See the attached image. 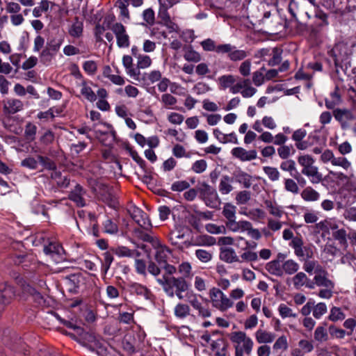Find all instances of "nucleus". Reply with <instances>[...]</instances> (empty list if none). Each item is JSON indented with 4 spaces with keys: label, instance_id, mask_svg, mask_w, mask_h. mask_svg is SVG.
<instances>
[{
    "label": "nucleus",
    "instance_id": "f257e3e1",
    "mask_svg": "<svg viewBox=\"0 0 356 356\" xmlns=\"http://www.w3.org/2000/svg\"><path fill=\"white\" fill-rule=\"evenodd\" d=\"M173 275H163L162 278H158L157 282L163 287V291L170 298L176 296L179 299H183L182 293L188 291L189 284L183 277H174Z\"/></svg>",
    "mask_w": 356,
    "mask_h": 356
},
{
    "label": "nucleus",
    "instance_id": "f03ea898",
    "mask_svg": "<svg viewBox=\"0 0 356 356\" xmlns=\"http://www.w3.org/2000/svg\"><path fill=\"white\" fill-rule=\"evenodd\" d=\"M352 54V46L343 41L337 43L328 51V54L334 60L337 73H339V68L345 71L350 67V56Z\"/></svg>",
    "mask_w": 356,
    "mask_h": 356
},
{
    "label": "nucleus",
    "instance_id": "7ed1b4c3",
    "mask_svg": "<svg viewBox=\"0 0 356 356\" xmlns=\"http://www.w3.org/2000/svg\"><path fill=\"white\" fill-rule=\"evenodd\" d=\"M229 339L234 348V356H250L252 354L254 341L243 331L230 334Z\"/></svg>",
    "mask_w": 356,
    "mask_h": 356
},
{
    "label": "nucleus",
    "instance_id": "20e7f679",
    "mask_svg": "<svg viewBox=\"0 0 356 356\" xmlns=\"http://www.w3.org/2000/svg\"><path fill=\"white\" fill-rule=\"evenodd\" d=\"M209 296L212 306L220 312H225L234 305V302L218 288H211Z\"/></svg>",
    "mask_w": 356,
    "mask_h": 356
},
{
    "label": "nucleus",
    "instance_id": "39448f33",
    "mask_svg": "<svg viewBox=\"0 0 356 356\" xmlns=\"http://www.w3.org/2000/svg\"><path fill=\"white\" fill-rule=\"evenodd\" d=\"M153 247L156 249L155 259L157 264L166 272V274L174 275L177 268L175 266L168 263V259L170 254V249L166 246L161 245L158 240L157 245H153Z\"/></svg>",
    "mask_w": 356,
    "mask_h": 356
},
{
    "label": "nucleus",
    "instance_id": "423d86ee",
    "mask_svg": "<svg viewBox=\"0 0 356 356\" xmlns=\"http://www.w3.org/2000/svg\"><path fill=\"white\" fill-rule=\"evenodd\" d=\"M93 191L98 198L105 202L111 208H116L118 205L116 197L113 195L109 187L99 181H95L92 186Z\"/></svg>",
    "mask_w": 356,
    "mask_h": 356
},
{
    "label": "nucleus",
    "instance_id": "0eeeda50",
    "mask_svg": "<svg viewBox=\"0 0 356 356\" xmlns=\"http://www.w3.org/2000/svg\"><path fill=\"white\" fill-rule=\"evenodd\" d=\"M200 194L205 204L211 208L217 209L220 204V200L216 190L204 182L200 189Z\"/></svg>",
    "mask_w": 356,
    "mask_h": 356
},
{
    "label": "nucleus",
    "instance_id": "6e6552de",
    "mask_svg": "<svg viewBox=\"0 0 356 356\" xmlns=\"http://www.w3.org/2000/svg\"><path fill=\"white\" fill-rule=\"evenodd\" d=\"M334 119L340 124L343 130L350 127L351 122L355 120L356 115L353 111L348 108H335L333 111Z\"/></svg>",
    "mask_w": 356,
    "mask_h": 356
},
{
    "label": "nucleus",
    "instance_id": "1a4fd4ad",
    "mask_svg": "<svg viewBox=\"0 0 356 356\" xmlns=\"http://www.w3.org/2000/svg\"><path fill=\"white\" fill-rule=\"evenodd\" d=\"M219 54H227V58L233 62L241 61L248 56V52L243 49H238L229 43L221 44L218 47Z\"/></svg>",
    "mask_w": 356,
    "mask_h": 356
},
{
    "label": "nucleus",
    "instance_id": "9d476101",
    "mask_svg": "<svg viewBox=\"0 0 356 356\" xmlns=\"http://www.w3.org/2000/svg\"><path fill=\"white\" fill-rule=\"evenodd\" d=\"M132 219L145 230H151L152 225L147 214L140 208L131 206L128 210Z\"/></svg>",
    "mask_w": 356,
    "mask_h": 356
},
{
    "label": "nucleus",
    "instance_id": "9b49d317",
    "mask_svg": "<svg viewBox=\"0 0 356 356\" xmlns=\"http://www.w3.org/2000/svg\"><path fill=\"white\" fill-rule=\"evenodd\" d=\"M303 240L301 237H295L290 243V246L293 248L295 254L302 260H307L312 257L313 252L310 248L303 247Z\"/></svg>",
    "mask_w": 356,
    "mask_h": 356
},
{
    "label": "nucleus",
    "instance_id": "f8f14e48",
    "mask_svg": "<svg viewBox=\"0 0 356 356\" xmlns=\"http://www.w3.org/2000/svg\"><path fill=\"white\" fill-rule=\"evenodd\" d=\"M111 29L115 35L117 44L120 48H127L130 45L129 36L127 33L126 29L121 23L113 24Z\"/></svg>",
    "mask_w": 356,
    "mask_h": 356
},
{
    "label": "nucleus",
    "instance_id": "ddd939ff",
    "mask_svg": "<svg viewBox=\"0 0 356 356\" xmlns=\"http://www.w3.org/2000/svg\"><path fill=\"white\" fill-rule=\"evenodd\" d=\"M44 252L50 256L56 263H59L64 259V250L58 243L50 242L48 245L44 247Z\"/></svg>",
    "mask_w": 356,
    "mask_h": 356
},
{
    "label": "nucleus",
    "instance_id": "4468645a",
    "mask_svg": "<svg viewBox=\"0 0 356 356\" xmlns=\"http://www.w3.org/2000/svg\"><path fill=\"white\" fill-rule=\"evenodd\" d=\"M232 154L234 157L241 161H250L257 156V152L254 149L246 150L241 147H234L232 149Z\"/></svg>",
    "mask_w": 356,
    "mask_h": 356
},
{
    "label": "nucleus",
    "instance_id": "2eb2a0df",
    "mask_svg": "<svg viewBox=\"0 0 356 356\" xmlns=\"http://www.w3.org/2000/svg\"><path fill=\"white\" fill-rule=\"evenodd\" d=\"M15 291L13 286L7 282L0 284V305L3 307L10 302L11 300L15 296Z\"/></svg>",
    "mask_w": 356,
    "mask_h": 356
},
{
    "label": "nucleus",
    "instance_id": "dca6fc26",
    "mask_svg": "<svg viewBox=\"0 0 356 356\" xmlns=\"http://www.w3.org/2000/svg\"><path fill=\"white\" fill-rule=\"evenodd\" d=\"M19 283L21 285V289L24 295L31 296L38 305H42L44 303V298L40 293L38 292L34 288L22 280H20Z\"/></svg>",
    "mask_w": 356,
    "mask_h": 356
},
{
    "label": "nucleus",
    "instance_id": "f3484780",
    "mask_svg": "<svg viewBox=\"0 0 356 356\" xmlns=\"http://www.w3.org/2000/svg\"><path fill=\"white\" fill-rule=\"evenodd\" d=\"M24 108L23 102L17 99H7L3 101V112L5 114H15Z\"/></svg>",
    "mask_w": 356,
    "mask_h": 356
},
{
    "label": "nucleus",
    "instance_id": "a211bd4d",
    "mask_svg": "<svg viewBox=\"0 0 356 356\" xmlns=\"http://www.w3.org/2000/svg\"><path fill=\"white\" fill-rule=\"evenodd\" d=\"M85 195L86 191L81 185L76 184L74 188L70 192L69 199L73 201L76 206L83 207L86 206Z\"/></svg>",
    "mask_w": 356,
    "mask_h": 356
},
{
    "label": "nucleus",
    "instance_id": "6ab92c4d",
    "mask_svg": "<svg viewBox=\"0 0 356 356\" xmlns=\"http://www.w3.org/2000/svg\"><path fill=\"white\" fill-rule=\"evenodd\" d=\"M316 286L321 288H334V283L327 277V272L323 268L318 269L314 275Z\"/></svg>",
    "mask_w": 356,
    "mask_h": 356
},
{
    "label": "nucleus",
    "instance_id": "aec40b11",
    "mask_svg": "<svg viewBox=\"0 0 356 356\" xmlns=\"http://www.w3.org/2000/svg\"><path fill=\"white\" fill-rule=\"evenodd\" d=\"M131 293L143 297L145 300H151L153 296L152 291L145 286L134 282L129 284Z\"/></svg>",
    "mask_w": 356,
    "mask_h": 356
},
{
    "label": "nucleus",
    "instance_id": "412c9836",
    "mask_svg": "<svg viewBox=\"0 0 356 356\" xmlns=\"http://www.w3.org/2000/svg\"><path fill=\"white\" fill-rule=\"evenodd\" d=\"M277 259L273 260L266 265V270L271 275L282 277L283 275L282 264H280V259L284 258V254L279 253Z\"/></svg>",
    "mask_w": 356,
    "mask_h": 356
},
{
    "label": "nucleus",
    "instance_id": "4be33fe9",
    "mask_svg": "<svg viewBox=\"0 0 356 356\" xmlns=\"http://www.w3.org/2000/svg\"><path fill=\"white\" fill-rule=\"evenodd\" d=\"M302 174L309 178L312 184H318L323 180V175L318 171V167L312 165L307 168H302Z\"/></svg>",
    "mask_w": 356,
    "mask_h": 356
},
{
    "label": "nucleus",
    "instance_id": "5701e85b",
    "mask_svg": "<svg viewBox=\"0 0 356 356\" xmlns=\"http://www.w3.org/2000/svg\"><path fill=\"white\" fill-rule=\"evenodd\" d=\"M122 65L126 70L127 74L134 79L138 80L139 70L134 68L133 58L131 56L124 55L122 58Z\"/></svg>",
    "mask_w": 356,
    "mask_h": 356
},
{
    "label": "nucleus",
    "instance_id": "b1692460",
    "mask_svg": "<svg viewBox=\"0 0 356 356\" xmlns=\"http://www.w3.org/2000/svg\"><path fill=\"white\" fill-rule=\"evenodd\" d=\"M256 341L258 343L266 345L272 343L275 339V334L265 330L259 329L254 333Z\"/></svg>",
    "mask_w": 356,
    "mask_h": 356
},
{
    "label": "nucleus",
    "instance_id": "393cba45",
    "mask_svg": "<svg viewBox=\"0 0 356 356\" xmlns=\"http://www.w3.org/2000/svg\"><path fill=\"white\" fill-rule=\"evenodd\" d=\"M280 169L283 171L289 172L298 181H300L301 176L297 171L296 162L292 159L286 160L280 163Z\"/></svg>",
    "mask_w": 356,
    "mask_h": 356
},
{
    "label": "nucleus",
    "instance_id": "a878e982",
    "mask_svg": "<svg viewBox=\"0 0 356 356\" xmlns=\"http://www.w3.org/2000/svg\"><path fill=\"white\" fill-rule=\"evenodd\" d=\"M211 347L216 356H226L227 343L224 338L220 337L216 340H213L211 343Z\"/></svg>",
    "mask_w": 356,
    "mask_h": 356
},
{
    "label": "nucleus",
    "instance_id": "bb28decb",
    "mask_svg": "<svg viewBox=\"0 0 356 356\" xmlns=\"http://www.w3.org/2000/svg\"><path fill=\"white\" fill-rule=\"evenodd\" d=\"M219 257L220 260L228 264L239 261V259L236 255V252L232 248H220Z\"/></svg>",
    "mask_w": 356,
    "mask_h": 356
},
{
    "label": "nucleus",
    "instance_id": "cd10ccee",
    "mask_svg": "<svg viewBox=\"0 0 356 356\" xmlns=\"http://www.w3.org/2000/svg\"><path fill=\"white\" fill-rule=\"evenodd\" d=\"M216 243V239L208 235H199L193 237L191 239V245L194 246H211Z\"/></svg>",
    "mask_w": 356,
    "mask_h": 356
},
{
    "label": "nucleus",
    "instance_id": "c85d7f7f",
    "mask_svg": "<svg viewBox=\"0 0 356 356\" xmlns=\"http://www.w3.org/2000/svg\"><path fill=\"white\" fill-rule=\"evenodd\" d=\"M236 182L242 184L244 188H249L252 184V177L242 170L236 171L234 173Z\"/></svg>",
    "mask_w": 356,
    "mask_h": 356
},
{
    "label": "nucleus",
    "instance_id": "c756f323",
    "mask_svg": "<svg viewBox=\"0 0 356 356\" xmlns=\"http://www.w3.org/2000/svg\"><path fill=\"white\" fill-rule=\"evenodd\" d=\"M250 222L247 220L236 221L235 219L232 220L230 222H227L226 226L227 228L234 232H245L247 229H250Z\"/></svg>",
    "mask_w": 356,
    "mask_h": 356
},
{
    "label": "nucleus",
    "instance_id": "7c9ffc66",
    "mask_svg": "<svg viewBox=\"0 0 356 356\" xmlns=\"http://www.w3.org/2000/svg\"><path fill=\"white\" fill-rule=\"evenodd\" d=\"M213 134L214 136L222 143H233L238 144V141L235 133L232 132L229 134H222L218 129H213Z\"/></svg>",
    "mask_w": 356,
    "mask_h": 356
},
{
    "label": "nucleus",
    "instance_id": "2f4dec72",
    "mask_svg": "<svg viewBox=\"0 0 356 356\" xmlns=\"http://www.w3.org/2000/svg\"><path fill=\"white\" fill-rule=\"evenodd\" d=\"M112 70L109 65H106L103 68L102 74L104 77L108 79L113 83L118 86H122L124 84V79L117 74H112Z\"/></svg>",
    "mask_w": 356,
    "mask_h": 356
},
{
    "label": "nucleus",
    "instance_id": "473e14b6",
    "mask_svg": "<svg viewBox=\"0 0 356 356\" xmlns=\"http://www.w3.org/2000/svg\"><path fill=\"white\" fill-rule=\"evenodd\" d=\"M149 230H145L140 227L134 229V234L136 237L143 241L149 242L152 243V245H157V239L152 236L147 232Z\"/></svg>",
    "mask_w": 356,
    "mask_h": 356
},
{
    "label": "nucleus",
    "instance_id": "72a5a7b5",
    "mask_svg": "<svg viewBox=\"0 0 356 356\" xmlns=\"http://www.w3.org/2000/svg\"><path fill=\"white\" fill-rule=\"evenodd\" d=\"M341 102V97L339 92V89L337 87L332 92L330 93V98L325 100V104L327 108L334 109L336 106H338Z\"/></svg>",
    "mask_w": 356,
    "mask_h": 356
},
{
    "label": "nucleus",
    "instance_id": "f704fd0d",
    "mask_svg": "<svg viewBox=\"0 0 356 356\" xmlns=\"http://www.w3.org/2000/svg\"><path fill=\"white\" fill-rule=\"evenodd\" d=\"M301 197L306 202H316L320 198V193L311 186H307L300 193Z\"/></svg>",
    "mask_w": 356,
    "mask_h": 356
},
{
    "label": "nucleus",
    "instance_id": "c9c22d12",
    "mask_svg": "<svg viewBox=\"0 0 356 356\" xmlns=\"http://www.w3.org/2000/svg\"><path fill=\"white\" fill-rule=\"evenodd\" d=\"M236 81V79L232 74L222 75L218 79L219 87L223 90L229 88L230 90L233 84L235 83Z\"/></svg>",
    "mask_w": 356,
    "mask_h": 356
},
{
    "label": "nucleus",
    "instance_id": "e433bc0d",
    "mask_svg": "<svg viewBox=\"0 0 356 356\" xmlns=\"http://www.w3.org/2000/svg\"><path fill=\"white\" fill-rule=\"evenodd\" d=\"M231 182L232 179L228 175H223L221 177L218 188L222 195L228 194L233 190Z\"/></svg>",
    "mask_w": 356,
    "mask_h": 356
},
{
    "label": "nucleus",
    "instance_id": "4c0bfd02",
    "mask_svg": "<svg viewBox=\"0 0 356 356\" xmlns=\"http://www.w3.org/2000/svg\"><path fill=\"white\" fill-rule=\"evenodd\" d=\"M81 94L89 102H93L97 99V95L92 88L87 85L85 80L83 79L81 83Z\"/></svg>",
    "mask_w": 356,
    "mask_h": 356
},
{
    "label": "nucleus",
    "instance_id": "58836bf2",
    "mask_svg": "<svg viewBox=\"0 0 356 356\" xmlns=\"http://www.w3.org/2000/svg\"><path fill=\"white\" fill-rule=\"evenodd\" d=\"M299 264L293 259H288L282 264L283 274L293 275L299 270Z\"/></svg>",
    "mask_w": 356,
    "mask_h": 356
},
{
    "label": "nucleus",
    "instance_id": "ea45409f",
    "mask_svg": "<svg viewBox=\"0 0 356 356\" xmlns=\"http://www.w3.org/2000/svg\"><path fill=\"white\" fill-rule=\"evenodd\" d=\"M51 178L56 181L58 186L67 187L70 184V179L67 177H62V174L60 171L56 170H51Z\"/></svg>",
    "mask_w": 356,
    "mask_h": 356
},
{
    "label": "nucleus",
    "instance_id": "a19ab883",
    "mask_svg": "<svg viewBox=\"0 0 356 356\" xmlns=\"http://www.w3.org/2000/svg\"><path fill=\"white\" fill-rule=\"evenodd\" d=\"M314 338L320 343L327 341L329 336L326 328L323 326H318L314 331Z\"/></svg>",
    "mask_w": 356,
    "mask_h": 356
},
{
    "label": "nucleus",
    "instance_id": "79ce46f5",
    "mask_svg": "<svg viewBox=\"0 0 356 356\" xmlns=\"http://www.w3.org/2000/svg\"><path fill=\"white\" fill-rule=\"evenodd\" d=\"M196 258L202 263H209L213 259V253L204 249H197L195 252Z\"/></svg>",
    "mask_w": 356,
    "mask_h": 356
},
{
    "label": "nucleus",
    "instance_id": "37998d69",
    "mask_svg": "<svg viewBox=\"0 0 356 356\" xmlns=\"http://www.w3.org/2000/svg\"><path fill=\"white\" fill-rule=\"evenodd\" d=\"M264 204L269 213L275 218H280L284 213V211L281 209L280 207L273 203L270 200H266Z\"/></svg>",
    "mask_w": 356,
    "mask_h": 356
},
{
    "label": "nucleus",
    "instance_id": "c03bdc74",
    "mask_svg": "<svg viewBox=\"0 0 356 356\" xmlns=\"http://www.w3.org/2000/svg\"><path fill=\"white\" fill-rule=\"evenodd\" d=\"M74 334H68L70 337H74L75 335H76L77 337H79L81 339H83V340H88V341H95V337L88 333V332H86L83 329L82 327H81L80 326H78V325H76V327H74Z\"/></svg>",
    "mask_w": 356,
    "mask_h": 356
},
{
    "label": "nucleus",
    "instance_id": "a18cd8bd",
    "mask_svg": "<svg viewBox=\"0 0 356 356\" xmlns=\"http://www.w3.org/2000/svg\"><path fill=\"white\" fill-rule=\"evenodd\" d=\"M83 22L78 20L76 17L75 22L72 24L69 29V33L74 38H79L83 33Z\"/></svg>",
    "mask_w": 356,
    "mask_h": 356
},
{
    "label": "nucleus",
    "instance_id": "49530a36",
    "mask_svg": "<svg viewBox=\"0 0 356 356\" xmlns=\"http://www.w3.org/2000/svg\"><path fill=\"white\" fill-rule=\"evenodd\" d=\"M185 237V229L182 227L177 228L172 231L170 234V240L173 245H178L179 241L183 240Z\"/></svg>",
    "mask_w": 356,
    "mask_h": 356
},
{
    "label": "nucleus",
    "instance_id": "de8ad7c7",
    "mask_svg": "<svg viewBox=\"0 0 356 356\" xmlns=\"http://www.w3.org/2000/svg\"><path fill=\"white\" fill-rule=\"evenodd\" d=\"M236 207L231 203H226L223 207L222 214L227 219V222L236 219Z\"/></svg>",
    "mask_w": 356,
    "mask_h": 356
},
{
    "label": "nucleus",
    "instance_id": "09e8293b",
    "mask_svg": "<svg viewBox=\"0 0 356 356\" xmlns=\"http://www.w3.org/2000/svg\"><path fill=\"white\" fill-rule=\"evenodd\" d=\"M37 127L32 122H27L24 129V137L29 141H33L35 138Z\"/></svg>",
    "mask_w": 356,
    "mask_h": 356
},
{
    "label": "nucleus",
    "instance_id": "8fccbe9b",
    "mask_svg": "<svg viewBox=\"0 0 356 356\" xmlns=\"http://www.w3.org/2000/svg\"><path fill=\"white\" fill-rule=\"evenodd\" d=\"M184 58L188 62L197 63L201 60L200 54L195 51L192 47H188L185 49Z\"/></svg>",
    "mask_w": 356,
    "mask_h": 356
},
{
    "label": "nucleus",
    "instance_id": "3c124183",
    "mask_svg": "<svg viewBox=\"0 0 356 356\" xmlns=\"http://www.w3.org/2000/svg\"><path fill=\"white\" fill-rule=\"evenodd\" d=\"M113 252L119 257H133L135 250H130L125 246H118L112 249Z\"/></svg>",
    "mask_w": 356,
    "mask_h": 356
},
{
    "label": "nucleus",
    "instance_id": "603ef678",
    "mask_svg": "<svg viewBox=\"0 0 356 356\" xmlns=\"http://www.w3.org/2000/svg\"><path fill=\"white\" fill-rule=\"evenodd\" d=\"M190 310L188 305L179 303L175 307V314L178 318H184L189 315Z\"/></svg>",
    "mask_w": 356,
    "mask_h": 356
},
{
    "label": "nucleus",
    "instance_id": "864d4df0",
    "mask_svg": "<svg viewBox=\"0 0 356 356\" xmlns=\"http://www.w3.org/2000/svg\"><path fill=\"white\" fill-rule=\"evenodd\" d=\"M307 276L303 272L297 273L292 278L293 284L295 288L300 289L305 286L307 281Z\"/></svg>",
    "mask_w": 356,
    "mask_h": 356
},
{
    "label": "nucleus",
    "instance_id": "5fc2aeb1",
    "mask_svg": "<svg viewBox=\"0 0 356 356\" xmlns=\"http://www.w3.org/2000/svg\"><path fill=\"white\" fill-rule=\"evenodd\" d=\"M200 44L202 49L206 51H216L219 54L218 47L221 46L220 44L216 45L214 40L211 38H207L200 42Z\"/></svg>",
    "mask_w": 356,
    "mask_h": 356
},
{
    "label": "nucleus",
    "instance_id": "6e6d98bb",
    "mask_svg": "<svg viewBox=\"0 0 356 356\" xmlns=\"http://www.w3.org/2000/svg\"><path fill=\"white\" fill-rule=\"evenodd\" d=\"M263 170L270 181H276L280 179V173L277 168L271 166H264L263 167Z\"/></svg>",
    "mask_w": 356,
    "mask_h": 356
},
{
    "label": "nucleus",
    "instance_id": "4d7b16f0",
    "mask_svg": "<svg viewBox=\"0 0 356 356\" xmlns=\"http://www.w3.org/2000/svg\"><path fill=\"white\" fill-rule=\"evenodd\" d=\"M305 261V262L303 265V269L309 274H312L314 272V273L316 275L318 269H323V268L316 261L307 260Z\"/></svg>",
    "mask_w": 356,
    "mask_h": 356
},
{
    "label": "nucleus",
    "instance_id": "13d9d810",
    "mask_svg": "<svg viewBox=\"0 0 356 356\" xmlns=\"http://www.w3.org/2000/svg\"><path fill=\"white\" fill-rule=\"evenodd\" d=\"M161 102L163 104L164 107L170 108L177 104V99L171 94L164 93L161 95Z\"/></svg>",
    "mask_w": 356,
    "mask_h": 356
},
{
    "label": "nucleus",
    "instance_id": "bf43d9fd",
    "mask_svg": "<svg viewBox=\"0 0 356 356\" xmlns=\"http://www.w3.org/2000/svg\"><path fill=\"white\" fill-rule=\"evenodd\" d=\"M152 65V59L149 56L139 54L137 56V70L145 69Z\"/></svg>",
    "mask_w": 356,
    "mask_h": 356
},
{
    "label": "nucleus",
    "instance_id": "052dcab7",
    "mask_svg": "<svg viewBox=\"0 0 356 356\" xmlns=\"http://www.w3.org/2000/svg\"><path fill=\"white\" fill-rule=\"evenodd\" d=\"M333 238L339 241V243L342 246H347V234L346 231L343 229H337L332 233Z\"/></svg>",
    "mask_w": 356,
    "mask_h": 356
},
{
    "label": "nucleus",
    "instance_id": "680f3d73",
    "mask_svg": "<svg viewBox=\"0 0 356 356\" xmlns=\"http://www.w3.org/2000/svg\"><path fill=\"white\" fill-rule=\"evenodd\" d=\"M332 164L334 166L341 167L346 170H348L351 166V163L343 156H334V159L332 160Z\"/></svg>",
    "mask_w": 356,
    "mask_h": 356
},
{
    "label": "nucleus",
    "instance_id": "e2e57ef3",
    "mask_svg": "<svg viewBox=\"0 0 356 356\" xmlns=\"http://www.w3.org/2000/svg\"><path fill=\"white\" fill-rule=\"evenodd\" d=\"M49 1L47 0H42L38 6H36L33 10V15L35 17H39L42 13L47 12L49 10Z\"/></svg>",
    "mask_w": 356,
    "mask_h": 356
},
{
    "label": "nucleus",
    "instance_id": "0e129e2a",
    "mask_svg": "<svg viewBox=\"0 0 356 356\" xmlns=\"http://www.w3.org/2000/svg\"><path fill=\"white\" fill-rule=\"evenodd\" d=\"M104 229L106 233L115 234L118 232V226L111 219H106L104 224Z\"/></svg>",
    "mask_w": 356,
    "mask_h": 356
},
{
    "label": "nucleus",
    "instance_id": "69168bd1",
    "mask_svg": "<svg viewBox=\"0 0 356 356\" xmlns=\"http://www.w3.org/2000/svg\"><path fill=\"white\" fill-rule=\"evenodd\" d=\"M38 159L39 162L40 163V164L44 168H46L49 170H51V171L53 170H56V163L54 161H52L51 159H49V157L39 155L38 156Z\"/></svg>",
    "mask_w": 356,
    "mask_h": 356
},
{
    "label": "nucleus",
    "instance_id": "338daca9",
    "mask_svg": "<svg viewBox=\"0 0 356 356\" xmlns=\"http://www.w3.org/2000/svg\"><path fill=\"white\" fill-rule=\"evenodd\" d=\"M284 188L286 191L291 192L293 194H298L299 192V187L298 184L292 179L288 178L285 179L284 181Z\"/></svg>",
    "mask_w": 356,
    "mask_h": 356
},
{
    "label": "nucleus",
    "instance_id": "774afa93",
    "mask_svg": "<svg viewBox=\"0 0 356 356\" xmlns=\"http://www.w3.org/2000/svg\"><path fill=\"white\" fill-rule=\"evenodd\" d=\"M288 341L286 336L282 335L277 339L273 344V348L274 350H286L288 348Z\"/></svg>",
    "mask_w": 356,
    "mask_h": 356
}]
</instances>
